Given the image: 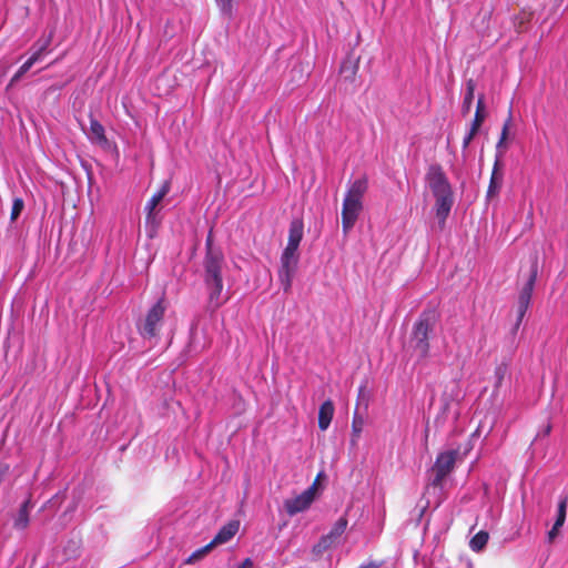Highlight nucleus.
Segmentation results:
<instances>
[{
	"label": "nucleus",
	"mask_w": 568,
	"mask_h": 568,
	"mask_svg": "<svg viewBox=\"0 0 568 568\" xmlns=\"http://www.w3.org/2000/svg\"><path fill=\"white\" fill-rule=\"evenodd\" d=\"M437 323V314L435 310H425L414 323L412 331V344L419 357L426 358L429 354V336L434 332Z\"/></svg>",
	"instance_id": "nucleus-4"
},
{
	"label": "nucleus",
	"mask_w": 568,
	"mask_h": 568,
	"mask_svg": "<svg viewBox=\"0 0 568 568\" xmlns=\"http://www.w3.org/2000/svg\"><path fill=\"white\" fill-rule=\"evenodd\" d=\"M304 234V224L300 219H294L290 223L287 244L284 250L298 252L300 243Z\"/></svg>",
	"instance_id": "nucleus-13"
},
{
	"label": "nucleus",
	"mask_w": 568,
	"mask_h": 568,
	"mask_svg": "<svg viewBox=\"0 0 568 568\" xmlns=\"http://www.w3.org/2000/svg\"><path fill=\"white\" fill-rule=\"evenodd\" d=\"M508 372V364L506 362H503L500 364H498L494 371V378H495V388L498 389L504 379H505V376Z\"/></svg>",
	"instance_id": "nucleus-29"
},
{
	"label": "nucleus",
	"mask_w": 568,
	"mask_h": 568,
	"mask_svg": "<svg viewBox=\"0 0 568 568\" xmlns=\"http://www.w3.org/2000/svg\"><path fill=\"white\" fill-rule=\"evenodd\" d=\"M511 121H513V115H511V109H510L509 113H508V116H507V119L504 122L499 141L497 142V145H496L497 151H499L503 148H506L505 146V142H506V140L508 138V133H509V129H510V125H511ZM500 153L501 152H498V154H500Z\"/></svg>",
	"instance_id": "nucleus-26"
},
{
	"label": "nucleus",
	"mask_w": 568,
	"mask_h": 568,
	"mask_svg": "<svg viewBox=\"0 0 568 568\" xmlns=\"http://www.w3.org/2000/svg\"><path fill=\"white\" fill-rule=\"evenodd\" d=\"M170 192V182L165 181L160 190L154 193L151 199L148 201L144 211H145V222L146 224H151L156 226L159 221L156 219V206L161 203L164 196Z\"/></svg>",
	"instance_id": "nucleus-10"
},
{
	"label": "nucleus",
	"mask_w": 568,
	"mask_h": 568,
	"mask_svg": "<svg viewBox=\"0 0 568 568\" xmlns=\"http://www.w3.org/2000/svg\"><path fill=\"white\" fill-rule=\"evenodd\" d=\"M88 136L93 143L101 146H106L109 144L103 125L93 115H90V129Z\"/></svg>",
	"instance_id": "nucleus-15"
},
{
	"label": "nucleus",
	"mask_w": 568,
	"mask_h": 568,
	"mask_svg": "<svg viewBox=\"0 0 568 568\" xmlns=\"http://www.w3.org/2000/svg\"><path fill=\"white\" fill-rule=\"evenodd\" d=\"M550 430H551V426H550V425H548V426H547V428H546V434H549V433H550Z\"/></svg>",
	"instance_id": "nucleus-37"
},
{
	"label": "nucleus",
	"mask_w": 568,
	"mask_h": 568,
	"mask_svg": "<svg viewBox=\"0 0 568 568\" xmlns=\"http://www.w3.org/2000/svg\"><path fill=\"white\" fill-rule=\"evenodd\" d=\"M561 527L560 526H557L556 524L552 525V528L548 531L547 534V538H548V541L551 544L555 538L558 536L559 534V529Z\"/></svg>",
	"instance_id": "nucleus-32"
},
{
	"label": "nucleus",
	"mask_w": 568,
	"mask_h": 568,
	"mask_svg": "<svg viewBox=\"0 0 568 568\" xmlns=\"http://www.w3.org/2000/svg\"><path fill=\"white\" fill-rule=\"evenodd\" d=\"M334 404L331 399L325 400L318 409V427L321 430H326L331 425L334 416Z\"/></svg>",
	"instance_id": "nucleus-17"
},
{
	"label": "nucleus",
	"mask_w": 568,
	"mask_h": 568,
	"mask_svg": "<svg viewBox=\"0 0 568 568\" xmlns=\"http://www.w3.org/2000/svg\"><path fill=\"white\" fill-rule=\"evenodd\" d=\"M300 255L298 252L284 250L281 255V266L278 268V281L285 293L292 288L293 277L297 270Z\"/></svg>",
	"instance_id": "nucleus-7"
},
{
	"label": "nucleus",
	"mask_w": 568,
	"mask_h": 568,
	"mask_svg": "<svg viewBox=\"0 0 568 568\" xmlns=\"http://www.w3.org/2000/svg\"><path fill=\"white\" fill-rule=\"evenodd\" d=\"M24 209V202L21 197H16L12 202L11 211H10V220L14 222L21 214Z\"/></svg>",
	"instance_id": "nucleus-30"
},
{
	"label": "nucleus",
	"mask_w": 568,
	"mask_h": 568,
	"mask_svg": "<svg viewBox=\"0 0 568 568\" xmlns=\"http://www.w3.org/2000/svg\"><path fill=\"white\" fill-rule=\"evenodd\" d=\"M501 154L503 153L496 155V160L493 165L489 185L487 189V199L495 197L499 193L501 185H503L504 173H503V163L500 160Z\"/></svg>",
	"instance_id": "nucleus-12"
},
{
	"label": "nucleus",
	"mask_w": 568,
	"mask_h": 568,
	"mask_svg": "<svg viewBox=\"0 0 568 568\" xmlns=\"http://www.w3.org/2000/svg\"><path fill=\"white\" fill-rule=\"evenodd\" d=\"M204 283L209 290V307L212 311L217 310L226 298H222L223 277L222 268L224 265L223 253H210L204 257Z\"/></svg>",
	"instance_id": "nucleus-3"
},
{
	"label": "nucleus",
	"mask_w": 568,
	"mask_h": 568,
	"mask_svg": "<svg viewBox=\"0 0 568 568\" xmlns=\"http://www.w3.org/2000/svg\"><path fill=\"white\" fill-rule=\"evenodd\" d=\"M324 476L323 473H320L317 474L316 478L314 479L313 484L310 486V487H314V495L316 494V490H317V485L320 483V479Z\"/></svg>",
	"instance_id": "nucleus-36"
},
{
	"label": "nucleus",
	"mask_w": 568,
	"mask_h": 568,
	"mask_svg": "<svg viewBox=\"0 0 568 568\" xmlns=\"http://www.w3.org/2000/svg\"><path fill=\"white\" fill-rule=\"evenodd\" d=\"M214 548L213 544L209 542L202 548L193 551L184 561L185 565H193L204 558L212 549Z\"/></svg>",
	"instance_id": "nucleus-24"
},
{
	"label": "nucleus",
	"mask_w": 568,
	"mask_h": 568,
	"mask_svg": "<svg viewBox=\"0 0 568 568\" xmlns=\"http://www.w3.org/2000/svg\"><path fill=\"white\" fill-rule=\"evenodd\" d=\"M489 539V534L485 530L478 531L469 541V547L474 551L483 550Z\"/></svg>",
	"instance_id": "nucleus-22"
},
{
	"label": "nucleus",
	"mask_w": 568,
	"mask_h": 568,
	"mask_svg": "<svg viewBox=\"0 0 568 568\" xmlns=\"http://www.w3.org/2000/svg\"><path fill=\"white\" fill-rule=\"evenodd\" d=\"M235 0H215L221 13L227 19H233Z\"/></svg>",
	"instance_id": "nucleus-27"
},
{
	"label": "nucleus",
	"mask_w": 568,
	"mask_h": 568,
	"mask_svg": "<svg viewBox=\"0 0 568 568\" xmlns=\"http://www.w3.org/2000/svg\"><path fill=\"white\" fill-rule=\"evenodd\" d=\"M485 118H486V105H485L484 95L481 94V95H479V98L477 100L476 112H475V116H474L471 125H470V130H473V132L478 133L481 124L485 121Z\"/></svg>",
	"instance_id": "nucleus-18"
},
{
	"label": "nucleus",
	"mask_w": 568,
	"mask_h": 568,
	"mask_svg": "<svg viewBox=\"0 0 568 568\" xmlns=\"http://www.w3.org/2000/svg\"><path fill=\"white\" fill-rule=\"evenodd\" d=\"M364 428V418L357 413H354L352 420V444L356 445Z\"/></svg>",
	"instance_id": "nucleus-23"
},
{
	"label": "nucleus",
	"mask_w": 568,
	"mask_h": 568,
	"mask_svg": "<svg viewBox=\"0 0 568 568\" xmlns=\"http://www.w3.org/2000/svg\"><path fill=\"white\" fill-rule=\"evenodd\" d=\"M31 507H32V505H31L30 499H27L21 504L17 514H14L12 516V520H13L12 526L14 529L24 530L28 527L29 521H30L29 516H30Z\"/></svg>",
	"instance_id": "nucleus-16"
},
{
	"label": "nucleus",
	"mask_w": 568,
	"mask_h": 568,
	"mask_svg": "<svg viewBox=\"0 0 568 568\" xmlns=\"http://www.w3.org/2000/svg\"><path fill=\"white\" fill-rule=\"evenodd\" d=\"M347 525V518L345 516L339 517L328 534L323 535L320 540L312 547V554L315 557H320L324 551L336 545L342 535L345 532Z\"/></svg>",
	"instance_id": "nucleus-8"
},
{
	"label": "nucleus",
	"mask_w": 568,
	"mask_h": 568,
	"mask_svg": "<svg viewBox=\"0 0 568 568\" xmlns=\"http://www.w3.org/2000/svg\"><path fill=\"white\" fill-rule=\"evenodd\" d=\"M381 566H382V562L373 560V561H369V562H367L365 565H362L358 568H379Z\"/></svg>",
	"instance_id": "nucleus-35"
},
{
	"label": "nucleus",
	"mask_w": 568,
	"mask_h": 568,
	"mask_svg": "<svg viewBox=\"0 0 568 568\" xmlns=\"http://www.w3.org/2000/svg\"><path fill=\"white\" fill-rule=\"evenodd\" d=\"M567 505H568V498H567V496H562L558 503L557 517L554 523L557 526L562 527L565 524L566 515H567Z\"/></svg>",
	"instance_id": "nucleus-28"
},
{
	"label": "nucleus",
	"mask_w": 568,
	"mask_h": 568,
	"mask_svg": "<svg viewBox=\"0 0 568 568\" xmlns=\"http://www.w3.org/2000/svg\"><path fill=\"white\" fill-rule=\"evenodd\" d=\"M240 523L237 520H231L225 524L210 541L213 546L222 545L231 540L239 531Z\"/></svg>",
	"instance_id": "nucleus-14"
},
{
	"label": "nucleus",
	"mask_w": 568,
	"mask_h": 568,
	"mask_svg": "<svg viewBox=\"0 0 568 568\" xmlns=\"http://www.w3.org/2000/svg\"><path fill=\"white\" fill-rule=\"evenodd\" d=\"M169 302L164 294L146 312L144 318L138 323V331L143 338H155L164 324V314Z\"/></svg>",
	"instance_id": "nucleus-5"
},
{
	"label": "nucleus",
	"mask_w": 568,
	"mask_h": 568,
	"mask_svg": "<svg viewBox=\"0 0 568 568\" xmlns=\"http://www.w3.org/2000/svg\"><path fill=\"white\" fill-rule=\"evenodd\" d=\"M537 262H535L531 266V272H530V275L526 282V284L523 286V288L520 290L519 293L521 294H525V295H528L531 297L532 295V292H534V287H535V283H536V280H537Z\"/></svg>",
	"instance_id": "nucleus-25"
},
{
	"label": "nucleus",
	"mask_w": 568,
	"mask_h": 568,
	"mask_svg": "<svg viewBox=\"0 0 568 568\" xmlns=\"http://www.w3.org/2000/svg\"><path fill=\"white\" fill-rule=\"evenodd\" d=\"M531 297L525 294L519 293L518 296V305H517V321L514 327V331L516 332L521 324V321L530 305Z\"/></svg>",
	"instance_id": "nucleus-20"
},
{
	"label": "nucleus",
	"mask_w": 568,
	"mask_h": 568,
	"mask_svg": "<svg viewBox=\"0 0 568 568\" xmlns=\"http://www.w3.org/2000/svg\"><path fill=\"white\" fill-rule=\"evenodd\" d=\"M358 71V61L352 58H347L343 61L341 65V73L344 75L345 80L354 81L355 75Z\"/></svg>",
	"instance_id": "nucleus-19"
},
{
	"label": "nucleus",
	"mask_w": 568,
	"mask_h": 568,
	"mask_svg": "<svg viewBox=\"0 0 568 568\" xmlns=\"http://www.w3.org/2000/svg\"><path fill=\"white\" fill-rule=\"evenodd\" d=\"M459 456L458 449H449L437 455L430 469L434 477L430 480L433 487H442L446 477L454 470L456 460Z\"/></svg>",
	"instance_id": "nucleus-6"
},
{
	"label": "nucleus",
	"mask_w": 568,
	"mask_h": 568,
	"mask_svg": "<svg viewBox=\"0 0 568 568\" xmlns=\"http://www.w3.org/2000/svg\"><path fill=\"white\" fill-rule=\"evenodd\" d=\"M476 134H477V132H473V130H469V132L467 133V135L464 138V141H463L464 149L468 148V145L470 144V142L473 141V139L475 138Z\"/></svg>",
	"instance_id": "nucleus-33"
},
{
	"label": "nucleus",
	"mask_w": 568,
	"mask_h": 568,
	"mask_svg": "<svg viewBox=\"0 0 568 568\" xmlns=\"http://www.w3.org/2000/svg\"><path fill=\"white\" fill-rule=\"evenodd\" d=\"M254 564L251 558H245L237 568H253Z\"/></svg>",
	"instance_id": "nucleus-34"
},
{
	"label": "nucleus",
	"mask_w": 568,
	"mask_h": 568,
	"mask_svg": "<svg viewBox=\"0 0 568 568\" xmlns=\"http://www.w3.org/2000/svg\"><path fill=\"white\" fill-rule=\"evenodd\" d=\"M476 90V82L474 79H469L466 82V92L462 104V111L464 114L468 113L471 108L474 94Z\"/></svg>",
	"instance_id": "nucleus-21"
},
{
	"label": "nucleus",
	"mask_w": 568,
	"mask_h": 568,
	"mask_svg": "<svg viewBox=\"0 0 568 568\" xmlns=\"http://www.w3.org/2000/svg\"><path fill=\"white\" fill-rule=\"evenodd\" d=\"M314 487H308L301 495L284 501L285 510L293 516L307 509L314 501Z\"/></svg>",
	"instance_id": "nucleus-9"
},
{
	"label": "nucleus",
	"mask_w": 568,
	"mask_h": 568,
	"mask_svg": "<svg viewBox=\"0 0 568 568\" xmlns=\"http://www.w3.org/2000/svg\"><path fill=\"white\" fill-rule=\"evenodd\" d=\"M51 42V39L48 38L43 42L38 41L36 47V51L31 54V57L19 68V70L14 73L12 77L9 87L13 84V82L18 81L29 69L38 62L43 53L45 52L47 48L49 47Z\"/></svg>",
	"instance_id": "nucleus-11"
},
{
	"label": "nucleus",
	"mask_w": 568,
	"mask_h": 568,
	"mask_svg": "<svg viewBox=\"0 0 568 568\" xmlns=\"http://www.w3.org/2000/svg\"><path fill=\"white\" fill-rule=\"evenodd\" d=\"M205 248H206L205 255H210V253H223L220 247H215L213 245V233H212V231H210L207 236H206Z\"/></svg>",
	"instance_id": "nucleus-31"
},
{
	"label": "nucleus",
	"mask_w": 568,
	"mask_h": 568,
	"mask_svg": "<svg viewBox=\"0 0 568 568\" xmlns=\"http://www.w3.org/2000/svg\"><path fill=\"white\" fill-rule=\"evenodd\" d=\"M425 180L436 200V216L444 224L454 204V193L449 180L439 164L429 165Z\"/></svg>",
	"instance_id": "nucleus-1"
},
{
	"label": "nucleus",
	"mask_w": 568,
	"mask_h": 568,
	"mask_svg": "<svg viewBox=\"0 0 568 568\" xmlns=\"http://www.w3.org/2000/svg\"><path fill=\"white\" fill-rule=\"evenodd\" d=\"M368 189V180L362 176L355 180L346 191L342 205V229L346 235L354 227L363 211V199Z\"/></svg>",
	"instance_id": "nucleus-2"
}]
</instances>
